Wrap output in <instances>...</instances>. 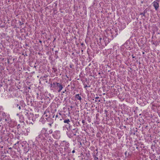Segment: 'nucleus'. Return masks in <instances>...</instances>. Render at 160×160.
<instances>
[{
    "mask_svg": "<svg viewBox=\"0 0 160 160\" xmlns=\"http://www.w3.org/2000/svg\"><path fill=\"white\" fill-rule=\"evenodd\" d=\"M21 105L20 104H19L15 102H14L13 103V107L16 109H18L19 111H20L21 109Z\"/></svg>",
    "mask_w": 160,
    "mask_h": 160,
    "instance_id": "obj_1",
    "label": "nucleus"
},
{
    "mask_svg": "<svg viewBox=\"0 0 160 160\" xmlns=\"http://www.w3.org/2000/svg\"><path fill=\"white\" fill-rule=\"evenodd\" d=\"M159 0H156L153 2V6L156 10H157L158 8Z\"/></svg>",
    "mask_w": 160,
    "mask_h": 160,
    "instance_id": "obj_2",
    "label": "nucleus"
},
{
    "mask_svg": "<svg viewBox=\"0 0 160 160\" xmlns=\"http://www.w3.org/2000/svg\"><path fill=\"white\" fill-rule=\"evenodd\" d=\"M56 85V86L58 87V88H59V89L58 90V92H60L63 88V86H62V85L61 84H60L59 82L57 83Z\"/></svg>",
    "mask_w": 160,
    "mask_h": 160,
    "instance_id": "obj_3",
    "label": "nucleus"
},
{
    "mask_svg": "<svg viewBox=\"0 0 160 160\" xmlns=\"http://www.w3.org/2000/svg\"><path fill=\"white\" fill-rule=\"evenodd\" d=\"M72 131H70L69 130H68V132H67V135L69 138H71L72 137H73V134H72Z\"/></svg>",
    "mask_w": 160,
    "mask_h": 160,
    "instance_id": "obj_4",
    "label": "nucleus"
},
{
    "mask_svg": "<svg viewBox=\"0 0 160 160\" xmlns=\"http://www.w3.org/2000/svg\"><path fill=\"white\" fill-rule=\"evenodd\" d=\"M43 116L44 117H46V119H47V118L49 116V113L48 112L47 113L45 112L43 114Z\"/></svg>",
    "mask_w": 160,
    "mask_h": 160,
    "instance_id": "obj_5",
    "label": "nucleus"
},
{
    "mask_svg": "<svg viewBox=\"0 0 160 160\" xmlns=\"http://www.w3.org/2000/svg\"><path fill=\"white\" fill-rule=\"evenodd\" d=\"M73 130L75 132H72V134H73V136H76V133L78 131V129L77 128H76L75 129H73Z\"/></svg>",
    "mask_w": 160,
    "mask_h": 160,
    "instance_id": "obj_6",
    "label": "nucleus"
},
{
    "mask_svg": "<svg viewBox=\"0 0 160 160\" xmlns=\"http://www.w3.org/2000/svg\"><path fill=\"white\" fill-rule=\"evenodd\" d=\"M75 98L81 101L82 100L81 97L79 96V94H77L75 96Z\"/></svg>",
    "mask_w": 160,
    "mask_h": 160,
    "instance_id": "obj_7",
    "label": "nucleus"
},
{
    "mask_svg": "<svg viewBox=\"0 0 160 160\" xmlns=\"http://www.w3.org/2000/svg\"><path fill=\"white\" fill-rule=\"evenodd\" d=\"M66 95L65 96L63 95H62V98H64V101H66V100L68 98V96H67V95H68V94L67 92L66 93Z\"/></svg>",
    "mask_w": 160,
    "mask_h": 160,
    "instance_id": "obj_8",
    "label": "nucleus"
},
{
    "mask_svg": "<svg viewBox=\"0 0 160 160\" xmlns=\"http://www.w3.org/2000/svg\"><path fill=\"white\" fill-rule=\"evenodd\" d=\"M70 122V121L69 119L65 120H64V123H67V124H68L69 125H70V124L69 123Z\"/></svg>",
    "mask_w": 160,
    "mask_h": 160,
    "instance_id": "obj_9",
    "label": "nucleus"
},
{
    "mask_svg": "<svg viewBox=\"0 0 160 160\" xmlns=\"http://www.w3.org/2000/svg\"><path fill=\"white\" fill-rule=\"evenodd\" d=\"M147 12L146 10L145 9L144 10L143 12L142 13H141L140 14V15H142L143 16H145V14Z\"/></svg>",
    "mask_w": 160,
    "mask_h": 160,
    "instance_id": "obj_10",
    "label": "nucleus"
},
{
    "mask_svg": "<svg viewBox=\"0 0 160 160\" xmlns=\"http://www.w3.org/2000/svg\"><path fill=\"white\" fill-rule=\"evenodd\" d=\"M2 115L3 116V117H4V116H5V117L6 116V114L4 112H2Z\"/></svg>",
    "mask_w": 160,
    "mask_h": 160,
    "instance_id": "obj_11",
    "label": "nucleus"
},
{
    "mask_svg": "<svg viewBox=\"0 0 160 160\" xmlns=\"http://www.w3.org/2000/svg\"><path fill=\"white\" fill-rule=\"evenodd\" d=\"M42 135L40 134H39L38 137H37V138H41V136H42Z\"/></svg>",
    "mask_w": 160,
    "mask_h": 160,
    "instance_id": "obj_12",
    "label": "nucleus"
},
{
    "mask_svg": "<svg viewBox=\"0 0 160 160\" xmlns=\"http://www.w3.org/2000/svg\"><path fill=\"white\" fill-rule=\"evenodd\" d=\"M58 83V82H54L53 83L52 85L53 86V87L56 84V83Z\"/></svg>",
    "mask_w": 160,
    "mask_h": 160,
    "instance_id": "obj_13",
    "label": "nucleus"
},
{
    "mask_svg": "<svg viewBox=\"0 0 160 160\" xmlns=\"http://www.w3.org/2000/svg\"><path fill=\"white\" fill-rule=\"evenodd\" d=\"M73 65H70V67L71 68H72V69H73Z\"/></svg>",
    "mask_w": 160,
    "mask_h": 160,
    "instance_id": "obj_14",
    "label": "nucleus"
},
{
    "mask_svg": "<svg viewBox=\"0 0 160 160\" xmlns=\"http://www.w3.org/2000/svg\"><path fill=\"white\" fill-rule=\"evenodd\" d=\"M53 69L54 70V71L55 72H56L57 70V69L55 68H53Z\"/></svg>",
    "mask_w": 160,
    "mask_h": 160,
    "instance_id": "obj_15",
    "label": "nucleus"
},
{
    "mask_svg": "<svg viewBox=\"0 0 160 160\" xmlns=\"http://www.w3.org/2000/svg\"><path fill=\"white\" fill-rule=\"evenodd\" d=\"M66 91V90L65 89L64 91L62 92V95H63V93H64Z\"/></svg>",
    "mask_w": 160,
    "mask_h": 160,
    "instance_id": "obj_16",
    "label": "nucleus"
},
{
    "mask_svg": "<svg viewBox=\"0 0 160 160\" xmlns=\"http://www.w3.org/2000/svg\"><path fill=\"white\" fill-rule=\"evenodd\" d=\"M94 159L95 160H97L98 159V158L97 157H95Z\"/></svg>",
    "mask_w": 160,
    "mask_h": 160,
    "instance_id": "obj_17",
    "label": "nucleus"
},
{
    "mask_svg": "<svg viewBox=\"0 0 160 160\" xmlns=\"http://www.w3.org/2000/svg\"><path fill=\"white\" fill-rule=\"evenodd\" d=\"M17 127L18 128H20V125L19 124H18Z\"/></svg>",
    "mask_w": 160,
    "mask_h": 160,
    "instance_id": "obj_18",
    "label": "nucleus"
},
{
    "mask_svg": "<svg viewBox=\"0 0 160 160\" xmlns=\"http://www.w3.org/2000/svg\"><path fill=\"white\" fill-rule=\"evenodd\" d=\"M88 86H87V85H84V88H86V87H87Z\"/></svg>",
    "mask_w": 160,
    "mask_h": 160,
    "instance_id": "obj_19",
    "label": "nucleus"
},
{
    "mask_svg": "<svg viewBox=\"0 0 160 160\" xmlns=\"http://www.w3.org/2000/svg\"><path fill=\"white\" fill-rule=\"evenodd\" d=\"M132 57L133 58H135V57L133 55H132Z\"/></svg>",
    "mask_w": 160,
    "mask_h": 160,
    "instance_id": "obj_20",
    "label": "nucleus"
},
{
    "mask_svg": "<svg viewBox=\"0 0 160 160\" xmlns=\"http://www.w3.org/2000/svg\"><path fill=\"white\" fill-rule=\"evenodd\" d=\"M102 38H99L100 42H101V40H102Z\"/></svg>",
    "mask_w": 160,
    "mask_h": 160,
    "instance_id": "obj_21",
    "label": "nucleus"
},
{
    "mask_svg": "<svg viewBox=\"0 0 160 160\" xmlns=\"http://www.w3.org/2000/svg\"><path fill=\"white\" fill-rule=\"evenodd\" d=\"M82 123H85V121H84V120H83L82 121Z\"/></svg>",
    "mask_w": 160,
    "mask_h": 160,
    "instance_id": "obj_22",
    "label": "nucleus"
},
{
    "mask_svg": "<svg viewBox=\"0 0 160 160\" xmlns=\"http://www.w3.org/2000/svg\"><path fill=\"white\" fill-rule=\"evenodd\" d=\"M19 23H20V25H21L22 24H23V23H22V22L20 21L19 22Z\"/></svg>",
    "mask_w": 160,
    "mask_h": 160,
    "instance_id": "obj_23",
    "label": "nucleus"
},
{
    "mask_svg": "<svg viewBox=\"0 0 160 160\" xmlns=\"http://www.w3.org/2000/svg\"><path fill=\"white\" fill-rule=\"evenodd\" d=\"M72 153H74L75 152V150H73L72 151Z\"/></svg>",
    "mask_w": 160,
    "mask_h": 160,
    "instance_id": "obj_24",
    "label": "nucleus"
},
{
    "mask_svg": "<svg viewBox=\"0 0 160 160\" xmlns=\"http://www.w3.org/2000/svg\"><path fill=\"white\" fill-rule=\"evenodd\" d=\"M99 98V97H96V98H95L97 99H98Z\"/></svg>",
    "mask_w": 160,
    "mask_h": 160,
    "instance_id": "obj_25",
    "label": "nucleus"
},
{
    "mask_svg": "<svg viewBox=\"0 0 160 160\" xmlns=\"http://www.w3.org/2000/svg\"><path fill=\"white\" fill-rule=\"evenodd\" d=\"M55 117H56V118H58V115H56Z\"/></svg>",
    "mask_w": 160,
    "mask_h": 160,
    "instance_id": "obj_26",
    "label": "nucleus"
},
{
    "mask_svg": "<svg viewBox=\"0 0 160 160\" xmlns=\"http://www.w3.org/2000/svg\"><path fill=\"white\" fill-rule=\"evenodd\" d=\"M25 46H28V44H25Z\"/></svg>",
    "mask_w": 160,
    "mask_h": 160,
    "instance_id": "obj_27",
    "label": "nucleus"
},
{
    "mask_svg": "<svg viewBox=\"0 0 160 160\" xmlns=\"http://www.w3.org/2000/svg\"><path fill=\"white\" fill-rule=\"evenodd\" d=\"M39 42H40V43H41L42 42V41H39Z\"/></svg>",
    "mask_w": 160,
    "mask_h": 160,
    "instance_id": "obj_28",
    "label": "nucleus"
},
{
    "mask_svg": "<svg viewBox=\"0 0 160 160\" xmlns=\"http://www.w3.org/2000/svg\"><path fill=\"white\" fill-rule=\"evenodd\" d=\"M11 148H9V149H11Z\"/></svg>",
    "mask_w": 160,
    "mask_h": 160,
    "instance_id": "obj_29",
    "label": "nucleus"
},
{
    "mask_svg": "<svg viewBox=\"0 0 160 160\" xmlns=\"http://www.w3.org/2000/svg\"><path fill=\"white\" fill-rule=\"evenodd\" d=\"M127 153V152H125V154L126 155V154Z\"/></svg>",
    "mask_w": 160,
    "mask_h": 160,
    "instance_id": "obj_30",
    "label": "nucleus"
},
{
    "mask_svg": "<svg viewBox=\"0 0 160 160\" xmlns=\"http://www.w3.org/2000/svg\"><path fill=\"white\" fill-rule=\"evenodd\" d=\"M98 74H100V72H99V73H98Z\"/></svg>",
    "mask_w": 160,
    "mask_h": 160,
    "instance_id": "obj_31",
    "label": "nucleus"
},
{
    "mask_svg": "<svg viewBox=\"0 0 160 160\" xmlns=\"http://www.w3.org/2000/svg\"><path fill=\"white\" fill-rule=\"evenodd\" d=\"M1 126V125H0V127Z\"/></svg>",
    "mask_w": 160,
    "mask_h": 160,
    "instance_id": "obj_32",
    "label": "nucleus"
}]
</instances>
